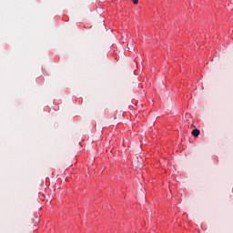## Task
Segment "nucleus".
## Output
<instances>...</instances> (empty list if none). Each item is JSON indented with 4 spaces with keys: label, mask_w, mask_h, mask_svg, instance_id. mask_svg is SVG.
I'll return each instance as SVG.
<instances>
[{
    "label": "nucleus",
    "mask_w": 233,
    "mask_h": 233,
    "mask_svg": "<svg viewBox=\"0 0 233 233\" xmlns=\"http://www.w3.org/2000/svg\"><path fill=\"white\" fill-rule=\"evenodd\" d=\"M191 127H196V126L192 125Z\"/></svg>",
    "instance_id": "obj_3"
},
{
    "label": "nucleus",
    "mask_w": 233,
    "mask_h": 233,
    "mask_svg": "<svg viewBox=\"0 0 233 233\" xmlns=\"http://www.w3.org/2000/svg\"><path fill=\"white\" fill-rule=\"evenodd\" d=\"M199 134H201V131H199L198 128H194L191 132V136H193V137H199Z\"/></svg>",
    "instance_id": "obj_1"
},
{
    "label": "nucleus",
    "mask_w": 233,
    "mask_h": 233,
    "mask_svg": "<svg viewBox=\"0 0 233 233\" xmlns=\"http://www.w3.org/2000/svg\"><path fill=\"white\" fill-rule=\"evenodd\" d=\"M133 5H138L139 4V0H132Z\"/></svg>",
    "instance_id": "obj_2"
}]
</instances>
